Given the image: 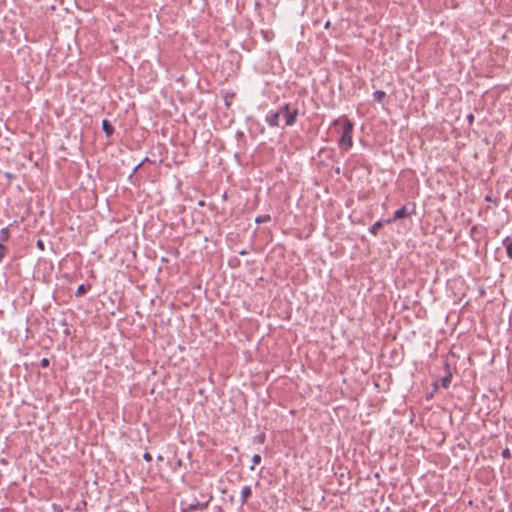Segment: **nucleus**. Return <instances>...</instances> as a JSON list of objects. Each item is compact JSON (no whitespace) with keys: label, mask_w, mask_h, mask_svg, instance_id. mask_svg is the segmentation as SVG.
<instances>
[{"label":"nucleus","mask_w":512,"mask_h":512,"mask_svg":"<svg viewBox=\"0 0 512 512\" xmlns=\"http://www.w3.org/2000/svg\"><path fill=\"white\" fill-rule=\"evenodd\" d=\"M353 128H354L353 122L350 119L345 118L344 123H343V132H342L340 139L338 140V146L342 152H347L353 145V140H352Z\"/></svg>","instance_id":"nucleus-1"},{"label":"nucleus","mask_w":512,"mask_h":512,"mask_svg":"<svg viewBox=\"0 0 512 512\" xmlns=\"http://www.w3.org/2000/svg\"><path fill=\"white\" fill-rule=\"evenodd\" d=\"M281 116L285 119V126H292L295 124L298 116V108L290 103L284 104L279 109Z\"/></svg>","instance_id":"nucleus-2"},{"label":"nucleus","mask_w":512,"mask_h":512,"mask_svg":"<svg viewBox=\"0 0 512 512\" xmlns=\"http://www.w3.org/2000/svg\"><path fill=\"white\" fill-rule=\"evenodd\" d=\"M212 496H209L208 500L205 502L195 501L194 503L186 504L185 502H181L182 508L181 512H192L195 510L204 511L207 509L209 502L211 501Z\"/></svg>","instance_id":"nucleus-3"},{"label":"nucleus","mask_w":512,"mask_h":512,"mask_svg":"<svg viewBox=\"0 0 512 512\" xmlns=\"http://www.w3.org/2000/svg\"><path fill=\"white\" fill-rule=\"evenodd\" d=\"M281 116L280 111H270L266 115V122L271 127H278L279 126V117Z\"/></svg>","instance_id":"nucleus-4"},{"label":"nucleus","mask_w":512,"mask_h":512,"mask_svg":"<svg viewBox=\"0 0 512 512\" xmlns=\"http://www.w3.org/2000/svg\"><path fill=\"white\" fill-rule=\"evenodd\" d=\"M444 367H445L446 374L444 375V377H442L440 379V384L443 388L447 389L451 384L452 372H451L450 365L448 363H445Z\"/></svg>","instance_id":"nucleus-5"},{"label":"nucleus","mask_w":512,"mask_h":512,"mask_svg":"<svg viewBox=\"0 0 512 512\" xmlns=\"http://www.w3.org/2000/svg\"><path fill=\"white\" fill-rule=\"evenodd\" d=\"M409 215V213L407 212V209L405 206H402L401 208L397 209L395 212H394V216H393V219H389L387 220V223H391L392 221H396V220H399V219H403L405 217H407Z\"/></svg>","instance_id":"nucleus-6"},{"label":"nucleus","mask_w":512,"mask_h":512,"mask_svg":"<svg viewBox=\"0 0 512 512\" xmlns=\"http://www.w3.org/2000/svg\"><path fill=\"white\" fill-rule=\"evenodd\" d=\"M102 129L103 131L105 132V134L110 137L111 135H113L115 129L113 127V125L107 120V119H104L102 121Z\"/></svg>","instance_id":"nucleus-7"},{"label":"nucleus","mask_w":512,"mask_h":512,"mask_svg":"<svg viewBox=\"0 0 512 512\" xmlns=\"http://www.w3.org/2000/svg\"><path fill=\"white\" fill-rule=\"evenodd\" d=\"M252 494V491H251V488L250 486H244L241 490V504L243 505L244 503H246V501L248 500V498L251 496Z\"/></svg>","instance_id":"nucleus-8"},{"label":"nucleus","mask_w":512,"mask_h":512,"mask_svg":"<svg viewBox=\"0 0 512 512\" xmlns=\"http://www.w3.org/2000/svg\"><path fill=\"white\" fill-rule=\"evenodd\" d=\"M503 245L506 248L508 258L512 259V240L510 239V237H506L503 240Z\"/></svg>","instance_id":"nucleus-9"},{"label":"nucleus","mask_w":512,"mask_h":512,"mask_svg":"<svg viewBox=\"0 0 512 512\" xmlns=\"http://www.w3.org/2000/svg\"><path fill=\"white\" fill-rule=\"evenodd\" d=\"M383 226V222L381 220L375 222L370 228H369V231L371 234H373L374 236H376L379 232V230L382 228Z\"/></svg>","instance_id":"nucleus-10"},{"label":"nucleus","mask_w":512,"mask_h":512,"mask_svg":"<svg viewBox=\"0 0 512 512\" xmlns=\"http://www.w3.org/2000/svg\"><path fill=\"white\" fill-rule=\"evenodd\" d=\"M386 97V93L382 90H377L373 93V98L375 101L381 103Z\"/></svg>","instance_id":"nucleus-11"},{"label":"nucleus","mask_w":512,"mask_h":512,"mask_svg":"<svg viewBox=\"0 0 512 512\" xmlns=\"http://www.w3.org/2000/svg\"><path fill=\"white\" fill-rule=\"evenodd\" d=\"M9 238V230L7 228H3L0 231V242L7 241Z\"/></svg>","instance_id":"nucleus-12"},{"label":"nucleus","mask_w":512,"mask_h":512,"mask_svg":"<svg viewBox=\"0 0 512 512\" xmlns=\"http://www.w3.org/2000/svg\"><path fill=\"white\" fill-rule=\"evenodd\" d=\"M270 220H271L270 215H268V214H264V215H260V216H258V217L255 219V222H256V223H265V222H269Z\"/></svg>","instance_id":"nucleus-13"},{"label":"nucleus","mask_w":512,"mask_h":512,"mask_svg":"<svg viewBox=\"0 0 512 512\" xmlns=\"http://www.w3.org/2000/svg\"><path fill=\"white\" fill-rule=\"evenodd\" d=\"M88 290V287H86L84 284H81L78 286L76 291V296H82L84 295Z\"/></svg>","instance_id":"nucleus-14"},{"label":"nucleus","mask_w":512,"mask_h":512,"mask_svg":"<svg viewBox=\"0 0 512 512\" xmlns=\"http://www.w3.org/2000/svg\"><path fill=\"white\" fill-rule=\"evenodd\" d=\"M262 458L259 454H255L253 457H252V462H253V465L250 467L251 470H254L255 468V465H258L260 464Z\"/></svg>","instance_id":"nucleus-15"},{"label":"nucleus","mask_w":512,"mask_h":512,"mask_svg":"<svg viewBox=\"0 0 512 512\" xmlns=\"http://www.w3.org/2000/svg\"><path fill=\"white\" fill-rule=\"evenodd\" d=\"M502 457L504 459H510L511 458V452L509 450V448H505L503 451H502Z\"/></svg>","instance_id":"nucleus-16"},{"label":"nucleus","mask_w":512,"mask_h":512,"mask_svg":"<svg viewBox=\"0 0 512 512\" xmlns=\"http://www.w3.org/2000/svg\"><path fill=\"white\" fill-rule=\"evenodd\" d=\"M6 247L4 244L0 242V262L2 261L4 255H5Z\"/></svg>","instance_id":"nucleus-17"},{"label":"nucleus","mask_w":512,"mask_h":512,"mask_svg":"<svg viewBox=\"0 0 512 512\" xmlns=\"http://www.w3.org/2000/svg\"><path fill=\"white\" fill-rule=\"evenodd\" d=\"M40 366L42 368H47L49 366V360L47 358H43L41 361H40Z\"/></svg>","instance_id":"nucleus-18"},{"label":"nucleus","mask_w":512,"mask_h":512,"mask_svg":"<svg viewBox=\"0 0 512 512\" xmlns=\"http://www.w3.org/2000/svg\"><path fill=\"white\" fill-rule=\"evenodd\" d=\"M143 459L150 462V461H152V455L149 452H145L143 454Z\"/></svg>","instance_id":"nucleus-19"},{"label":"nucleus","mask_w":512,"mask_h":512,"mask_svg":"<svg viewBox=\"0 0 512 512\" xmlns=\"http://www.w3.org/2000/svg\"><path fill=\"white\" fill-rule=\"evenodd\" d=\"M53 509H54L55 511H57V512H61V511H62L61 507H60V506H58V505H56V504H53Z\"/></svg>","instance_id":"nucleus-20"},{"label":"nucleus","mask_w":512,"mask_h":512,"mask_svg":"<svg viewBox=\"0 0 512 512\" xmlns=\"http://www.w3.org/2000/svg\"><path fill=\"white\" fill-rule=\"evenodd\" d=\"M37 245H38V247H40L41 249H43V243H42V241H41V240H39V241L37 242Z\"/></svg>","instance_id":"nucleus-21"},{"label":"nucleus","mask_w":512,"mask_h":512,"mask_svg":"<svg viewBox=\"0 0 512 512\" xmlns=\"http://www.w3.org/2000/svg\"><path fill=\"white\" fill-rule=\"evenodd\" d=\"M473 118H474V117H473V115H472V114H470V115L468 116V120H469L470 122H472V121H473Z\"/></svg>","instance_id":"nucleus-22"},{"label":"nucleus","mask_w":512,"mask_h":512,"mask_svg":"<svg viewBox=\"0 0 512 512\" xmlns=\"http://www.w3.org/2000/svg\"><path fill=\"white\" fill-rule=\"evenodd\" d=\"M338 124H339V120L338 119L333 121V125H338Z\"/></svg>","instance_id":"nucleus-23"},{"label":"nucleus","mask_w":512,"mask_h":512,"mask_svg":"<svg viewBox=\"0 0 512 512\" xmlns=\"http://www.w3.org/2000/svg\"><path fill=\"white\" fill-rule=\"evenodd\" d=\"M141 164H142V163L137 164V166L135 167V169H134V170L136 171V170L141 166Z\"/></svg>","instance_id":"nucleus-24"},{"label":"nucleus","mask_w":512,"mask_h":512,"mask_svg":"<svg viewBox=\"0 0 512 512\" xmlns=\"http://www.w3.org/2000/svg\"><path fill=\"white\" fill-rule=\"evenodd\" d=\"M158 460L162 461L163 460V457L161 455H159L158 457Z\"/></svg>","instance_id":"nucleus-25"},{"label":"nucleus","mask_w":512,"mask_h":512,"mask_svg":"<svg viewBox=\"0 0 512 512\" xmlns=\"http://www.w3.org/2000/svg\"><path fill=\"white\" fill-rule=\"evenodd\" d=\"M476 229V226H473L471 229V232H473Z\"/></svg>","instance_id":"nucleus-26"}]
</instances>
